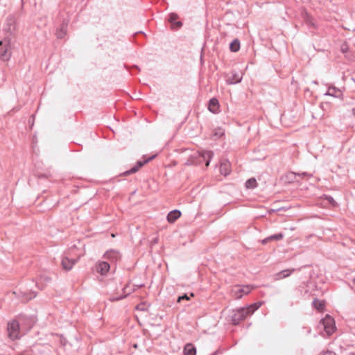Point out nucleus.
<instances>
[{
	"mask_svg": "<svg viewBox=\"0 0 355 355\" xmlns=\"http://www.w3.org/2000/svg\"><path fill=\"white\" fill-rule=\"evenodd\" d=\"M214 156V153L211 150H202L197 152L192 155L188 160V164H200L202 162H205V166L207 167Z\"/></svg>",
	"mask_w": 355,
	"mask_h": 355,
	"instance_id": "1",
	"label": "nucleus"
},
{
	"mask_svg": "<svg viewBox=\"0 0 355 355\" xmlns=\"http://www.w3.org/2000/svg\"><path fill=\"white\" fill-rule=\"evenodd\" d=\"M7 331L9 338L12 340L19 339L24 335L19 319L9 322L7 325Z\"/></svg>",
	"mask_w": 355,
	"mask_h": 355,
	"instance_id": "2",
	"label": "nucleus"
},
{
	"mask_svg": "<svg viewBox=\"0 0 355 355\" xmlns=\"http://www.w3.org/2000/svg\"><path fill=\"white\" fill-rule=\"evenodd\" d=\"M10 40L8 36H6L3 40L0 41V58L3 60H8L10 58Z\"/></svg>",
	"mask_w": 355,
	"mask_h": 355,
	"instance_id": "3",
	"label": "nucleus"
},
{
	"mask_svg": "<svg viewBox=\"0 0 355 355\" xmlns=\"http://www.w3.org/2000/svg\"><path fill=\"white\" fill-rule=\"evenodd\" d=\"M17 23L16 19L13 15H9L6 20V23L3 26V31L8 35L9 37L14 35L16 31Z\"/></svg>",
	"mask_w": 355,
	"mask_h": 355,
	"instance_id": "4",
	"label": "nucleus"
},
{
	"mask_svg": "<svg viewBox=\"0 0 355 355\" xmlns=\"http://www.w3.org/2000/svg\"><path fill=\"white\" fill-rule=\"evenodd\" d=\"M248 316V309L245 307H241L239 309L234 311L232 315L231 316L232 323L234 325H237L241 321L243 320Z\"/></svg>",
	"mask_w": 355,
	"mask_h": 355,
	"instance_id": "5",
	"label": "nucleus"
},
{
	"mask_svg": "<svg viewBox=\"0 0 355 355\" xmlns=\"http://www.w3.org/2000/svg\"><path fill=\"white\" fill-rule=\"evenodd\" d=\"M320 322L322 324L327 334L330 336L334 332L336 329L335 321L329 315H326V316L321 320Z\"/></svg>",
	"mask_w": 355,
	"mask_h": 355,
	"instance_id": "6",
	"label": "nucleus"
},
{
	"mask_svg": "<svg viewBox=\"0 0 355 355\" xmlns=\"http://www.w3.org/2000/svg\"><path fill=\"white\" fill-rule=\"evenodd\" d=\"M18 318L24 334H26L34 326L35 322L33 317L20 315Z\"/></svg>",
	"mask_w": 355,
	"mask_h": 355,
	"instance_id": "7",
	"label": "nucleus"
},
{
	"mask_svg": "<svg viewBox=\"0 0 355 355\" xmlns=\"http://www.w3.org/2000/svg\"><path fill=\"white\" fill-rule=\"evenodd\" d=\"M155 157H156V155H154L144 160L138 161L136 163V164L133 167H132L130 170H128V171H125L124 173H123V175L125 176H127V175H129L130 174L137 172L140 168H141L143 166H144L146 164H147L150 161L153 160Z\"/></svg>",
	"mask_w": 355,
	"mask_h": 355,
	"instance_id": "8",
	"label": "nucleus"
},
{
	"mask_svg": "<svg viewBox=\"0 0 355 355\" xmlns=\"http://www.w3.org/2000/svg\"><path fill=\"white\" fill-rule=\"evenodd\" d=\"M82 255V254H77L76 258L72 259H69L67 256L63 257L61 262L63 269L70 270Z\"/></svg>",
	"mask_w": 355,
	"mask_h": 355,
	"instance_id": "9",
	"label": "nucleus"
},
{
	"mask_svg": "<svg viewBox=\"0 0 355 355\" xmlns=\"http://www.w3.org/2000/svg\"><path fill=\"white\" fill-rule=\"evenodd\" d=\"M252 288V286L250 285L243 286L242 287L236 286L235 289L233 290L235 298H241L244 295L248 294L251 291Z\"/></svg>",
	"mask_w": 355,
	"mask_h": 355,
	"instance_id": "10",
	"label": "nucleus"
},
{
	"mask_svg": "<svg viewBox=\"0 0 355 355\" xmlns=\"http://www.w3.org/2000/svg\"><path fill=\"white\" fill-rule=\"evenodd\" d=\"M104 258L112 263H116L121 259V254L116 250H107L104 254Z\"/></svg>",
	"mask_w": 355,
	"mask_h": 355,
	"instance_id": "11",
	"label": "nucleus"
},
{
	"mask_svg": "<svg viewBox=\"0 0 355 355\" xmlns=\"http://www.w3.org/2000/svg\"><path fill=\"white\" fill-rule=\"evenodd\" d=\"M14 294L17 295V297L21 300L23 302H28L30 300L36 297L37 294L35 292L30 291V292H26V291H15Z\"/></svg>",
	"mask_w": 355,
	"mask_h": 355,
	"instance_id": "12",
	"label": "nucleus"
},
{
	"mask_svg": "<svg viewBox=\"0 0 355 355\" xmlns=\"http://www.w3.org/2000/svg\"><path fill=\"white\" fill-rule=\"evenodd\" d=\"M110 268V264L107 261H100L96 265V270L100 275H106Z\"/></svg>",
	"mask_w": 355,
	"mask_h": 355,
	"instance_id": "13",
	"label": "nucleus"
},
{
	"mask_svg": "<svg viewBox=\"0 0 355 355\" xmlns=\"http://www.w3.org/2000/svg\"><path fill=\"white\" fill-rule=\"evenodd\" d=\"M241 80L242 76L237 71H232L226 81L228 85H234L241 83Z\"/></svg>",
	"mask_w": 355,
	"mask_h": 355,
	"instance_id": "14",
	"label": "nucleus"
},
{
	"mask_svg": "<svg viewBox=\"0 0 355 355\" xmlns=\"http://www.w3.org/2000/svg\"><path fill=\"white\" fill-rule=\"evenodd\" d=\"M68 22L64 21L59 28L57 29L56 36L58 39H62L67 34V32Z\"/></svg>",
	"mask_w": 355,
	"mask_h": 355,
	"instance_id": "15",
	"label": "nucleus"
},
{
	"mask_svg": "<svg viewBox=\"0 0 355 355\" xmlns=\"http://www.w3.org/2000/svg\"><path fill=\"white\" fill-rule=\"evenodd\" d=\"M51 279L46 275H41L36 282V286L42 290L46 284L50 282Z\"/></svg>",
	"mask_w": 355,
	"mask_h": 355,
	"instance_id": "16",
	"label": "nucleus"
},
{
	"mask_svg": "<svg viewBox=\"0 0 355 355\" xmlns=\"http://www.w3.org/2000/svg\"><path fill=\"white\" fill-rule=\"evenodd\" d=\"M181 216V212L178 209H174L171 211L167 216V220L168 223H174L177 219H178Z\"/></svg>",
	"mask_w": 355,
	"mask_h": 355,
	"instance_id": "17",
	"label": "nucleus"
},
{
	"mask_svg": "<svg viewBox=\"0 0 355 355\" xmlns=\"http://www.w3.org/2000/svg\"><path fill=\"white\" fill-rule=\"evenodd\" d=\"M295 271L294 268L285 269L275 275V279L279 280L289 277Z\"/></svg>",
	"mask_w": 355,
	"mask_h": 355,
	"instance_id": "18",
	"label": "nucleus"
},
{
	"mask_svg": "<svg viewBox=\"0 0 355 355\" xmlns=\"http://www.w3.org/2000/svg\"><path fill=\"white\" fill-rule=\"evenodd\" d=\"M208 109L212 113H217L219 111V103L216 98L209 100Z\"/></svg>",
	"mask_w": 355,
	"mask_h": 355,
	"instance_id": "19",
	"label": "nucleus"
},
{
	"mask_svg": "<svg viewBox=\"0 0 355 355\" xmlns=\"http://www.w3.org/2000/svg\"><path fill=\"white\" fill-rule=\"evenodd\" d=\"M324 95L339 97L341 95V91L336 87H329Z\"/></svg>",
	"mask_w": 355,
	"mask_h": 355,
	"instance_id": "20",
	"label": "nucleus"
},
{
	"mask_svg": "<svg viewBox=\"0 0 355 355\" xmlns=\"http://www.w3.org/2000/svg\"><path fill=\"white\" fill-rule=\"evenodd\" d=\"M178 18V15L176 13L171 12L169 15L168 21L176 27L180 28L182 26V23L180 21H176Z\"/></svg>",
	"mask_w": 355,
	"mask_h": 355,
	"instance_id": "21",
	"label": "nucleus"
},
{
	"mask_svg": "<svg viewBox=\"0 0 355 355\" xmlns=\"http://www.w3.org/2000/svg\"><path fill=\"white\" fill-rule=\"evenodd\" d=\"M220 173L225 176L230 174V163L228 161L224 162L220 164Z\"/></svg>",
	"mask_w": 355,
	"mask_h": 355,
	"instance_id": "22",
	"label": "nucleus"
},
{
	"mask_svg": "<svg viewBox=\"0 0 355 355\" xmlns=\"http://www.w3.org/2000/svg\"><path fill=\"white\" fill-rule=\"evenodd\" d=\"M184 355H196V349L192 344L188 343L184 347Z\"/></svg>",
	"mask_w": 355,
	"mask_h": 355,
	"instance_id": "23",
	"label": "nucleus"
},
{
	"mask_svg": "<svg viewBox=\"0 0 355 355\" xmlns=\"http://www.w3.org/2000/svg\"><path fill=\"white\" fill-rule=\"evenodd\" d=\"M261 302H258L245 307V309H248V315H252L256 310H257L261 306Z\"/></svg>",
	"mask_w": 355,
	"mask_h": 355,
	"instance_id": "24",
	"label": "nucleus"
},
{
	"mask_svg": "<svg viewBox=\"0 0 355 355\" xmlns=\"http://www.w3.org/2000/svg\"><path fill=\"white\" fill-rule=\"evenodd\" d=\"M230 49L232 52H237L240 49V41L239 39H234L230 44Z\"/></svg>",
	"mask_w": 355,
	"mask_h": 355,
	"instance_id": "25",
	"label": "nucleus"
},
{
	"mask_svg": "<svg viewBox=\"0 0 355 355\" xmlns=\"http://www.w3.org/2000/svg\"><path fill=\"white\" fill-rule=\"evenodd\" d=\"M245 186L248 189H253L257 187V182L254 178H251L248 179L245 183Z\"/></svg>",
	"mask_w": 355,
	"mask_h": 355,
	"instance_id": "26",
	"label": "nucleus"
},
{
	"mask_svg": "<svg viewBox=\"0 0 355 355\" xmlns=\"http://www.w3.org/2000/svg\"><path fill=\"white\" fill-rule=\"evenodd\" d=\"M313 306L318 310H322L324 307V304L322 301H320L318 299L315 298L312 302Z\"/></svg>",
	"mask_w": 355,
	"mask_h": 355,
	"instance_id": "27",
	"label": "nucleus"
},
{
	"mask_svg": "<svg viewBox=\"0 0 355 355\" xmlns=\"http://www.w3.org/2000/svg\"><path fill=\"white\" fill-rule=\"evenodd\" d=\"M127 288H128V286H125L123 289V293H125L124 295H120V296H118V297H113L111 298V300L112 301H118V300H122V299L126 297L131 293V291H128V292L126 293V289Z\"/></svg>",
	"mask_w": 355,
	"mask_h": 355,
	"instance_id": "28",
	"label": "nucleus"
},
{
	"mask_svg": "<svg viewBox=\"0 0 355 355\" xmlns=\"http://www.w3.org/2000/svg\"><path fill=\"white\" fill-rule=\"evenodd\" d=\"M283 237H284L283 233H278V234H272V235L270 236L269 239H270V240L279 241V240L282 239Z\"/></svg>",
	"mask_w": 355,
	"mask_h": 355,
	"instance_id": "29",
	"label": "nucleus"
},
{
	"mask_svg": "<svg viewBox=\"0 0 355 355\" xmlns=\"http://www.w3.org/2000/svg\"><path fill=\"white\" fill-rule=\"evenodd\" d=\"M305 21L308 24L309 26H314V23L313 22L312 18L307 14H305Z\"/></svg>",
	"mask_w": 355,
	"mask_h": 355,
	"instance_id": "30",
	"label": "nucleus"
},
{
	"mask_svg": "<svg viewBox=\"0 0 355 355\" xmlns=\"http://www.w3.org/2000/svg\"><path fill=\"white\" fill-rule=\"evenodd\" d=\"M340 51H342V53H347V51H348V46L347 44H343L340 46Z\"/></svg>",
	"mask_w": 355,
	"mask_h": 355,
	"instance_id": "31",
	"label": "nucleus"
},
{
	"mask_svg": "<svg viewBox=\"0 0 355 355\" xmlns=\"http://www.w3.org/2000/svg\"><path fill=\"white\" fill-rule=\"evenodd\" d=\"M189 299H190L189 296H188L187 294H184V295L178 297V302H180L182 300H189Z\"/></svg>",
	"mask_w": 355,
	"mask_h": 355,
	"instance_id": "32",
	"label": "nucleus"
},
{
	"mask_svg": "<svg viewBox=\"0 0 355 355\" xmlns=\"http://www.w3.org/2000/svg\"><path fill=\"white\" fill-rule=\"evenodd\" d=\"M76 249V245H73L70 248V249L69 250V252H67V254L68 255H71V254H73V251Z\"/></svg>",
	"mask_w": 355,
	"mask_h": 355,
	"instance_id": "33",
	"label": "nucleus"
},
{
	"mask_svg": "<svg viewBox=\"0 0 355 355\" xmlns=\"http://www.w3.org/2000/svg\"><path fill=\"white\" fill-rule=\"evenodd\" d=\"M137 309L140 311H145L144 304H139L137 306Z\"/></svg>",
	"mask_w": 355,
	"mask_h": 355,
	"instance_id": "34",
	"label": "nucleus"
},
{
	"mask_svg": "<svg viewBox=\"0 0 355 355\" xmlns=\"http://www.w3.org/2000/svg\"><path fill=\"white\" fill-rule=\"evenodd\" d=\"M297 175L302 176V177H305V176L311 177L312 176L311 174H309V173H307L306 172H304V173H298Z\"/></svg>",
	"mask_w": 355,
	"mask_h": 355,
	"instance_id": "35",
	"label": "nucleus"
},
{
	"mask_svg": "<svg viewBox=\"0 0 355 355\" xmlns=\"http://www.w3.org/2000/svg\"><path fill=\"white\" fill-rule=\"evenodd\" d=\"M322 355H336V354L331 351H327L322 354Z\"/></svg>",
	"mask_w": 355,
	"mask_h": 355,
	"instance_id": "36",
	"label": "nucleus"
},
{
	"mask_svg": "<svg viewBox=\"0 0 355 355\" xmlns=\"http://www.w3.org/2000/svg\"><path fill=\"white\" fill-rule=\"evenodd\" d=\"M271 241L270 239H269V236L264 239L263 241H262V243L265 244V243H267L268 241Z\"/></svg>",
	"mask_w": 355,
	"mask_h": 355,
	"instance_id": "37",
	"label": "nucleus"
},
{
	"mask_svg": "<svg viewBox=\"0 0 355 355\" xmlns=\"http://www.w3.org/2000/svg\"><path fill=\"white\" fill-rule=\"evenodd\" d=\"M327 199L331 202V203H333L334 202V200L333 198V197L331 196H327Z\"/></svg>",
	"mask_w": 355,
	"mask_h": 355,
	"instance_id": "38",
	"label": "nucleus"
},
{
	"mask_svg": "<svg viewBox=\"0 0 355 355\" xmlns=\"http://www.w3.org/2000/svg\"><path fill=\"white\" fill-rule=\"evenodd\" d=\"M291 175H296L297 174H296V173H291Z\"/></svg>",
	"mask_w": 355,
	"mask_h": 355,
	"instance_id": "39",
	"label": "nucleus"
},
{
	"mask_svg": "<svg viewBox=\"0 0 355 355\" xmlns=\"http://www.w3.org/2000/svg\"><path fill=\"white\" fill-rule=\"evenodd\" d=\"M353 282L355 283V278L353 279Z\"/></svg>",
	"mask_w": 355,
	"mask_h": 355,
	"instance_id": "40",
	"label": "nucleus"
}]
</instances>
